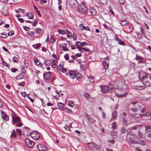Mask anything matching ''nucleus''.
<instances>
[{
    "label": "nucleus",
    "mask_w": 151,
    "mask_h": 151,
    "mask_svg": "<svg viewBox=\"0 0 151 151\" xmlns=\"http://www.w3.org/2000/svg\"><path fill=\"white\" fill-rule=\"evenodd\" d=\"M139 78L145 85L151 86V75L146 74L145 72L141 71L139 73Z\"/></svg>",
    "instance_id": "nucleus-1"
},
{
    "label": "nucleus",
    "mask_w": 151,
    "mask_h": 151,
    "mask_svg": "<svg viewBox=\"0 0 151 151\" xmlns=\"http://www.w3.org/2000/svg\"><path fill=\"white\" fill-rule=\"evenodd\" d=\"M12 122L14 125L18 122H21L20 118L15 115L14 112V113L13 114H12Z\"/></svg>",
    "instance_id": "nucleus-2"
},
{
    "label": "nucleus",
    "mask_w": 151,
    "mask_h": 151,
    "mask_svg": "<svg viewBox=\"0 0 151 151\" xmlns=\"http://www.w3.org/2000/svg\"><path fill=\"white\" fill-rule=\"evenodd\" d=\"M89 147L91 148L92 150L94 151H97L99 150V148L95 143L91 142L88 144Z\"/></svg>",
    "instance_id": "nucleus-3"
},
{
    "label": "nucleus",
    "mask_w": 151,
    "mask_h": 151,
    "mask_svg": "<svg viewBox=\"0 0 151 151\" xmlns=\"http://www.w3.org/2000/svg\"><path fill=\"white\" fill-rule=\"evenodd\" d=\"M87 10V8L85 4L83 3H81L79 8L78 9V12L79 13L84 14L86 13Z\"/></svg>",
    "instance_id": "nucleus-4"
},
{
    "label": "nucleus",
    "mask_w": 151,
    "mask_h": 151,
    "mask_svg": "<svg viewBox=\"0 0 151 151\" xmlns=\"http://www.w3.org/2000/svg\"><path fill=\"white\" fill-rule=\"evenodd\" d=\"M24 142L26 145L30 148H32L35 145V142L28 138L24 140Z\"/></svg>",
    "instance_id": "nucleus-5"
},
{
    "label": "nucleus",
    "mask_w": 151,
    "mask_h": 151,
    "mask_svg": "<svg viewBox=\"0 0 151 151\" xmlns=\"http://www.w3.org/2000/svg\"><path fill=\"white\" fill-rule=\"evenodd\" d=\"M31 136L34 139L38 140L40 138V134L37 132L36 131L32 132L29 133Z\"/></svg>",
    "instance_id": "nucleus-6"
},
{
    "label": "nucleus",
    "mask_w": 151,
    "mask_h": 151,
    "mask_svg": "<svg viewBox=\"0 0 151 151\" xmlns=\"http://www.w3.org/2000/svg\"><path fill=\"white\" fill-rule=\"evenodd\" d=\"M69 4L73 8L77 7L79 5L76 0H69Z\"/></svg>",
    "instance_id": "nucleus-7"
},
{
    "label": "nucleus",
    "mask_w": 151,
    "mask_h": 151,
    "mask_svg": "<svg viewBox=\"0 0 151 151\" xmlns=\"http://www.w3.org/2000/svg\"><path fill=\"white\" fill-rule=\"evenodd\" d=\"M1 116L3 120L4 121H7L9 119V117L8 115L6 114L4 111L2 110L0 111Z\"/></svg>",
    "instance_id": "nucleus-8"
},
{
    "label": "nucleus",
    "mask_w": 151,
    "mask_h": 151,
    "mask_svg": "<svg viewBox=\"0 0 151 151\" xmlns=\"http://www.w3.org/2000/svg\"><path fill=\"white\" fill-rule=\"evenodd\" d=\"M51 76V73L50 71L46 72L43 74V78L45 80H49Z\"/></svg>",
    "instance_id": "nucleus-9"
},
{
    "label": "nucleus",
    "mask_w": 151,
    "mask_h": 151,
    "mask_svg": "<svg viewBox=\"0 0 151 151\" xmlns=\"http://www.w3.org/2000/svg\"><path fill=\"white\" fill-rule=\"evenodd\" d=\"M37 147L39 151H47V148L45 145L40 144L37 145Z\"/></svg>",
    "instance_id": "nucleus-10"
},
{
    "label": "nucleus",
    "mask_w": 151,
    "mask_h": 151,
    "mask_svg": "<svg viewBox=\"0 0 151 151\" xmlns=\"http://www.w3.org/2000/svg\"><path fill=\"white\" fill-rule=\"evenodd\" d=\"M101 91L102 93H105L109 91V88L107 86H100Z\"/></svg>",
    "instance_id": "nucleus-11"
},
{
    "label": "nucleus",
    "mask_w": 151,
    "mask_h": 151,
    "mask_svg": "<svg viewBox=\"0 0 151 151\" xmlns=\"http://www.w3.org/2000/svg\"><path fill=\"white\" fill-rule=\"evenodd\" d=\"M89 10L93 15H95L96 13V11L93 7H89Z\"/></svg>",
    "instance_id": "nucleus-12"
},
{
    "label": "nucleus",
    "mask_w": 151,
    "mask_h": 151,
    "mask_svg": "<svg viewBox=\"0 0 151 151\" xmlns=\"http://www.w3.org/2000/svg\"><path fill=\"white\" fill-rule=\"evenodd\" d=\"M76 73L74 70L70 71L69 73L70 77L72 79H74L76 77Z\"/></svg>",
    "instance_id": "nucleus-13"
},
{
    "label": "nucleus",
    "mask_w": 151,
    "mask_h": 151,
    "mask_svg": "<svg viewBox=\"0 0 151 151\" xmlns=\"http://www.w3.org/2000/svg\"><path fill=\"white\" fill-rule=\"evenodd\" d=\"M17 137V134L16 133L14 129H13L12 132L11 133L10 137L12 139H15Z\"/></svg>",
    "instance_id": "nucleus-14"
},
{
    "label": "nucleus",
    "mask_w": 151,
    "mask_h": 151,
    "mask_svg": "<svg viewBox=\"0 0 151 151\" xmlns=\"http://www.w3.org/2000/svg\"><path fill=\"white\" fill-rule=\"evenodd\" d=\"M25 75V73H21L20 74L16 76V78L17 79H23Z\"/></svg>",
    "instance_id": "nucleus-15"
},
{
    "label": "nucleus",
    "mask_w": 151,
    "mask_h": 151,
    "mask_svg": "<svg viewBox=\"0 0 151 151\" xmlns=\"http://www.w3.org/2000/svg\"><path fill=\"white\" fill-rule=\"evenodd\" d=\"M111 133L113 139H115L117 137V133L116 132L112 131L111 132Z\"/></svg>",
    "instance_id": "nucleus-16"
},
{
    "label": "nucleus",
    "mask_w": 151,
    "mask_h": 151,
    "mask_svg": "<svg viewBox=\"0 0 151 151\" xmlns=\"http://www.w3.org/2000/svg\"><path fill=\"white\" fill-rule=\"evenodd\" d=\"M26 15L28 17V19H33L34 15L32 13L28 12L26 14Z\"/></svg>",
    "instance_id": "nucleus-17"
},
{
    "label": "nucleus",
    "mask_w": 151,
    "mask_h": 151,
    "mask_svg": "<svg viewBox=\"0 0 151 151\" xmlns=\"http://www.w3.org/2000/svg\"><path fill=\"white\" fill-rule=\"evenodd\" d=\"M129 23V22L127 21V20H124L120 22V24L122 26H124L127 25V24Z\"/></svg>",
    "instance_id": "nucleus-18"
},
{
    "label": "nucleus",
    "mask_w": 151,
    "mask_h": 151,
    "mask_svg": "<svg viewBox=\"0 0 151 151\" xmlns=\"http://www.w3.org/2000/svg\"><path fill=\"white\" fill-rule=\"evenodd\" d=\"M58 105L59 108L60 109L62 110H63L64 109V104L60 103V102H59V103H58Z\"/></svg>",
    "instance_id": "nucleus-19"
},
{
    "label": "nucleus",
    "mask_w": 151,
    "mask_h": 151,
    "mask_svg": "<svg viewBox=\"0 0 151 151\" xmlns=\"http://www.w3.org/2000/svg\"><path fill=\"white\" fill-rule=\"evenodd\" d=\"M0 37L3 38H6L7 37V33L4 32L0 33Z\"/></svg>",
    "instance_id": "nucleus-20"
},
{
    "label": "nucleus",
    "mask_w": 151,
    "mask_h": 151,
    "mask_svg": "<svg viewBox=\"0 0 151 151\" xmlns=\"http://www.w3.org/2000/svg\"><path fill=\"white\" fill-rule=\"evenodd\" d=\"M44 63L47 66H50L52 64V62L51 60H45Z\"/></svg>",
    "instance_id": "nucleus-21"
},
{
    "label": "nucleus",
    "mask_w": 151,
    "mask_h": 151,
    "mask_svg": "<svg viewBox=\"0 0 151 151\" xmlns=\"http://www.w3.org/2000/svg\"><path fill=\"white\" fill-rule=\"evenodd\" d=\"M57 31L59 34L63 35L65 34L66 33V30H63L61 29H58L57 30Z\"/></svg>",
    "instance_id": "nucleus-22"
},
{
    "label": "nucleus",
    "mask_w": 151,
    "mask_h": 151,
    "mask_svg": "<svg viewBox=\"0 0 151 151\" xmlns=\"http://www.w3.org/2000/svg\"><path fill=\"white\" fill-rule=\"evenodd\" d=\"M151 115V113L150 112H146L145 114L144 115L143 114H140V116L141 117L143 116H146L147 117H150Z\"/></svg>",
    "instance_id": "nucleus-23"
},
{
    "label": "nucleus",
    "mask_w": 151,
    "mask_h": 151,
    "mask_svg": "<svg viewBox=\"0 0 151 151\" xmlns=\"http://www.w3.org/2000/svg\"><path fill=\"white\" fill-rule=\"evenodd\" d=\"M35 64L37 65L38 66L40 65L41 64V63L36 58H35L34 59Z\"/></svg>",
    "instance_id": "nucleus-24"
},
{
    "label": "nucleus",
    "mask_w": 151,
    "mask_h": 151,
    "mask_svg": "<svg viewBox=\"0 0 151 151\" xmlns=\"http://www.w3.org/2000/svg\"><path fill=\"white\" fill-rule=\"evenodd\" d=\"M145 127V131L147 132H151V127L150 126H144Z\"/></svg>",
    "instance_id": "nucleus-25"
},
{
    "label": "nucleus",
    "mask_w": 151,
    "mask_h": 151,
    "mask_svg": "<svg viewBox=\"0 0 151 151\" xmlns=\"http://www.w3.org/2000/svg\"><path fill=\"white\" fill-rule=\"evenodd\" d=\"M24 133H28L29 132V129L27 127H23L22 129Z\"/></svg>",
    "instance_id": "nucleus-26"
},
{
    "label": "nucleus",
    "mask_w": 151,
    "mask_h": 151,
    "mask_svg": "<svg viewBox=\"0 0 151 151\" xmlns=\"http://www.w3.org/2000/svg\"><path fill=\"white\" fill-rule=\"evenodd\" d=\"M76 77L77 79H78V80H80L81 77V73H77L76 74Z\"/></svg>",
    "instance_id": "nucleus-27"
},
{
    "label": "nucleus",
    "mask_w": 151,
    "mask_h": 151,
    "mask_svg": "<svg viewBox=\"0 0 151 151\" xmlns=\"http://www.w3.org/2000/svg\"><path fill=\"white\" fill-rule=\"evenodd\" d=\"M88 119L89 122L91 124H93L95 123V122H96V121L95 120L91 118H88Z\"/></svg>",
    "instance_id": "nucleus-28"
},
{
    "label": "nucleus",
    "mask_w": 151,
    "mask_h": 151,
    "mask_svg": "<svg viewBox=\"0 0 151 151\" xmlns=\"http://www.w3.org/2000/svg\"><path fill=\"white\" fill-rule=\"evenodd\" d=\"M144 87L142 86H136L135 88L137 90H141L144 89Z\"/></svg>",
    "instance_id": "nucleus-29"
},
{
    "label": "nucleus",
    "mask_w": 151,
    "mask_h": 151,
    "mask_svg": "<svg viewBox=\"0 0 151 151\" xmlns=\"http://www.w3.org/2000/svg\"><path fill=\"white\" fill-rule=\"evenodd\" d=\"M68 104L69 106L71 107H73L74 105L73 101H68Z\"/></svg>",
    "instance_id": "nucleus-30"
},
{
    "label": "nucleus",
    "mask_w": 151,
    "mask_h": 151,
    "mask_svg": "<svg viewBox=\"0 0 151 151\" xmlns=\"http://www.w3.org/2000/svg\"><path fill=\"white\" fill-rule=\"evenodd\" d=\"M103 64L104 68L106 70L107 69L108 67V65L106 61L103 62Z\"/></svg>",
    "instance_id": "nucleus-31"
},
{
    "label": "nucleus",
    "mask_w": 151,
    "mask_h": 151,
    "mask_svg": "<svg viewBox=\"0 0 151 151\" xmlns=\"http://www.w3.org/2000/svg\"><path fill=\"white\" fill-rule=\"evenodd\" d=\"M135 59L137 60H142L143 59V58L140 56H138L137 54H136Z\"/></svg>",
    "instance_id": "nucleus-32"
},
{
    "label": "nucleus",
    "mask_w": 151,
    "mask_h": 151,
    "mask_svg": "<svg viewBox=\"0 0 151 151\" xmlns=\"http://www.w3.org/2000/svg\"><path fill=\"white\" fill-rule=\"evenodd\" d=\"M41 46V44L40 43H39L37 44H36L35 45H33V47L36 49H37L38 48L40 47Z\"/></svg>",
    "instance_id": "nucleus-33"
},
{
    "label": "nucleus",
    "mask_w": 151,
    "mask_h": 151,
    "mask_svg": "<svg viewBox=\"0 0 151 151\" xmlns=\"http://www.w3.org/2000/svg\"><path fill=\"white\" fill-rule=\"evenodd\" d=\"M111 125L112 128L113 130H114L116 129V123L115 122H113L111 124Z\"/></svg>",
    "instance_id": "nucleus-34"
},
{
    "label": "nucleus",
    "mask_w": 151,
    "mask_h": 151,
    "mask_svg": "<svg viewBox=\"0 0 151 151\" xmlns=\"http://www.w3.org/2000/svg\"><path fill=\"white\" fill-rule=\"evenodd\" d=\"M89 80L90 82H93L94 81V77L92 76H90L89 78Z\"/></svg>",
    "instance_id": "nucleus-35"
},
{
    "label": "nucleus",
    "mask_w": 151,
    "mask_h": 151,
    "mask_svg": "<svg viewBox=\"0 0 151 151\" xmlns=\"http://www.w3.org/2000/svg\"><path fill=\"white\" fill-rule=\"evenodd\" d=\"M36 33L37 34H39L42 31V30L41 29L38 28H36L35 29Z\"/></svg>",
    "instance_id": "nucleus-36"
},
{
    "label": "nucleus",
    "mask_w": 151,
    "mask_h": 151,
    "mask_svg": "<svg viewBox=\"0 0 151 151\" xmlns=\"http://www.w3.org/2000/svg\"><path fill=\"white\" fill-rule=\"evenodd\" d=\"M75 45L76 46V47H80V46H81V43L80 41H77L76 42Z\"/></svg>",
    "instance_id": "nucleus-37"
},
{
    "label": "nucleus",
    "mask_w": 151,
    "mask_h": 151,
    "mask_svg": "<svg viewBox=\"0 0 151 151\" xmlns=\"http://www.w3.org/2000/svg\"><path fill=\"white\" fill-rule=\"evenodd\" d=\"M137 144H140L143 145H145L146 144V142L144 140H140L139 141V142Z\"/></svg>",
    "instance_id": "nucleus-38"
},
{
    "label": "nucleus",
    "mask_w": 151,
    "mask_h": 151,
    "mask_svg": "<svg viewBox=\"0 0 151 151\" xmlns=\"http://www.w3.org/2000/svg\"><path fill=\"white\" fill-rule=\"evenodd\" d=\"M112 117L116 119L117 117V114L116 111H114L112 112Z\"/></svg>",
    "instance_id": "nucleus-39"
},
{
    "label": "nucleus",
    "mask_w": 151,
    "mask_h": 151,
    "mask_svg": "<svg viewBox=\"0 0 151 151\" xmlns=\"http://www.w3.org/2000/svg\"><path fill=\"white\" fill-rule=\"evenodd\" d=\"M20 70L21 73H25V70L23 66H21L20 68Z\"/></svg>",
    "instance_id": "nucleus-40"
},
{
    "label": "nucleus",
    "mask_w": 151,
    "mask_h": 151,
    "mask_svg": "<svg viewBox=\"0 0 151 151\" xmlns=\"http://www.w3.org/2000/svg\"><path fill=\"white\" fill-rule=\"evenodd\" d=\"M142 34L140 33H138L137 34V36L138 38L139 39H142L143 37V35Z\"/></svg>",
    "instance_id": "nucleus-41"
},
{
    "label": "nucleus",
    "mask_w": 151,
    "mask_h": 151,
    "mask_svg": "<svg viewBox=\"0 0 151 151\" xmlns=\"http://www.w3.org/2000/svg\"><path fill=\"white\" fill-rule=\"evenodd\" d=\"M127 95V93L125 92L123 94H119L118 96L120 98H122L125 97Z\"/></svg>",
    "instance_id": "nucleus-42"
},
{
    "label": "nucleus",
    "mask_w": 151,
    "mask_h": 151,
    "mask_svg": "<svg viewBox=\"0 0 151 151\" xmlns=\"http://www.w3.org/2000/svg\"><path fill=\"white\" fill-rule=\"evenodd\" d=\"M129 141L130 142L131 144H137L136 143H135L134 142V139L129 138Z\"/></svg>",
    "instance_id": "nucleus-43"
},
{
    "label": "nucleus",
    "mask_w": 151,
    "mask_h": 151,
    "mask_svg": "<svg viewBox=\"0 0 151 151\" xmlns=\"http://www.w3.org/2000/svg\"><path fill=\"white\" fill-rule=\"evenodd\" d=\"M16 132L17 133V134L19 135L20 136H21V131L19 129H16Z\"/></svg>",
    "instance_id": "nucleus-44"
},
{
    "label": "nucleus",
    "mask_w": 151,
    "mask_h": 151,
    "mask_svg": "<svg viewBox=\"0 0 151 151\" xmlns=\"http://www.w3.org/2000/svg\"><path fill=\"white\" fill-rule=\"evenodd\" d=\"M86 45H88L91 46V45L90 44L87 43L85 42H83L81 43V46L84 47Z\"/></svg>",
    "instance_id": "nucleus-45"
},
{
    "label": "nucleus",
    "mask_w": 151,
    "mask_h": 151,
    "mask_svg": "<svg viewBox=\"0 0 151 151\" xmlns=\"http://www.w3.org/2000/svg\"><path fill=\"white\" fill-rule=\"evenodd\" d=\"M66 33H67V36L68 37H70L71 36H72V35L71 32L69 31L67 29H66Z\"/></svg>",
    "instance_id": "nucleus-46"
},
{
    "label": "nucleus",
    "mask_w": 151,
    "mask_h": 151,
    "mask_svg": "<svg viewBox=\"0 0 151 151\" xmlns=\"http://www.w3.org/2000/svg\"><path fill=\"white\" fill-rule=\"evenodd\" d=\"M33 23H32V26L34 27L36 26L37 24V19L35 20L33 22H32Z\"/></svg>",
    "instance_id": "nucleus-47"
},
{
    "label": "nucleus",
    "mask_w": 151,
    "mask_h": 151,
    "mask_svg": "<svg viewBox=\"0 0 151 151\" xmlns=\"http://www.w3.org/2000/svg\"><path fill=\"white\" fill-rule=\"evenodd\" d=\"M2 64L3 65L6 67H10V64H9L8 65L7 64V63L4 61H3L2 62Z\"/></svg>",
    "instance_id": "nucleus-48"
},
{
    "label": "nucleus",
    "mask_w": 151,
    "mask_h": 151,
    "mask_svg": "<svg viewBox=\"0 0 151 151\" xmlns=\"http://www.w3.org/2000/svg\"><path fill=\"white\" fill-rule=\"evenodd\" d=\"M8 35L9 36H11L14 34V31L13 30H12L9 32L8 33Z\"/></svg>",
    "instance_id": "nucleus-49"
},
{
    "label": "nucleus",
    "mask_w": 151,
    "mask_h": 151,
    "mask_svg": "<svg viewBox=\"0 0 151 151\" xmlns=\"http://www.w3.org/2000/svg\"><path fill=\"white\" fill-rule=\"evenodd\" d=\"M52 67L53 68H55L56 67V65L55 64V62L53 60H52Z\"/></svg>",
    "instance_id": "nucleus-50"
},
{
    "label": "nucleus",
    "mask_w": 151,
    "mask_h": 151,
    "mask_svg": "<svg viewBox=\"0 0 151 151\" xmlns=\"http://www.w3.org/2000/svg\"><path fill=\"white\" fill-rule=\"evenodd\" d=\"M140 29L141 31V34H142L144 36L145 35V32L143 30V27L142 26L140 27Z\"/></svg>",
    "instance_id": "nucleus-51"
},
{
    "label": "nucleus",
    "mask_w": 151,
    "mask_h": 151,
    "mask_svg": "<svg viewBox=\"0 0 151 151\" xmlns=\"http://www.w3.org/2000/svg\"><path fill=\"white\" fill-rule=\"evenodd\" d=\"M13 62L14 63H17L18 62V59L16 57H14L12 58Z\"/></svg>",
    "instance_id": "nucleus-52"
},
{
    "label": "nucleus",
    "mask_w": 151,
    "mask_h": 151,
    "mask_svg": "<svg viewBox=\"0 0 151 151\" xmlns=\"http://www.w3.org/2000/svg\"><path fill=\"white\" fill-rule=\"evenodd\" d=\"M18 70V69L15 68H12L11 69V71L13 73H15Z\"/></svg>",
    "instance_id": "nucleus-53"
},
{
    "label": "nucleus",
    "mask_w": 151,
    "mask_h": 151,
    "mask_svg": "<svg viewBox=\"0 0 151 151\" xmlns=\"http://www.w3.org/2000/svg\"><path fill=\"white\" fill-rule=\"evenodd\" d=\"M126 129L122 127L121 128L120 132L121 134H124L125 133Z\"/></svg>",
    "instance_id": "nucleus-54"
},
{
    "label": "nucleus",
    "mask_w": 151,
    "mask_h": 151,
    "mask_svg": "<svg viewBox=\"0 0 151 151\" xmlns=\"http://www.w3.org/2000/svg\"><path fill=\"white\" fill-rule=\"evenodd\" d=\"M118 43L119 44L121 45H125L124 42L123 41H122L121 39H120V40H119L118 41Z\"/></svg>",
    "instance_id": "nucleus-55"
},
{
    "label": "nucleus",
    "mask_w": 151,
    "mask_h": 151,
    "mask_svg": "<svg viewBox=\"0 0 151 151\" xmlns=\"http://www.w3.org/2000/svg\"><path fill=\"white\" fill-rule=\"evenodd\" d=\"M123 122H124V123L126 125H127L128 124V123H127L128 121L127 120V118H126V117L123 118Z\"/></svg>",
    "instance_id": "nucleus-56"
},
{
    "label": "nucleus",
    "mask_w": 151,
    "mask_h": 151,
    "mask_svg": "<svg viewBox=\"0 0 151 151\" xmlns=\"http://www.w3.org/2000/svg\"><path fill=\"white\" fill-rule=\"evenodd\" d=\"M83 50L85 51L88 52H91V50L88 49L87 48H82Z\"/></svg>",
    "instance_id": "nucleus-57"
},
{
    "label": "nucleus",
    "mask_w": 151,
    "mask_h": 151,
    "mask_svg": "<svg viewBox=\"0 0 151 151\" xmlns=\"http://www.w3.org/2000/svg\"><path fill=\"white\" fill-rule=\"evenodd\" d=\"M47 2V1L46 0H41L40 1V3L41 5H42L44 3H46Z\"/></svg>",
    "instance_id": "nucleus-58"
},
{
    "label": "nucleus",
    "mask_w": 151,
    "mask_h": 151,
    "mask_svg": "<svg viewBox=\"0 0 151 151\" xmlns=\"http://www.w3.org/2000/svg\"><path fill=\"white\" fill-rule=\"evenodd\" d=\"M126 28H127V30L128 31H132V29L131 26H128L126 27Z\"/></svg>",
    "instance_id": "nucleus-59"
},
{
    "label": "nucleus",
    "mask_w": 151,
    "mask_h": 151,
    "mask_svg": "<svg viewBox=\"0 0 151 151\" xmlns=\"http://www.w3.org/2000/svg\"><path fill=\"white\" fill-rule=\"evenodd\" d=\"M65 58V60L68 61V60H69V57L68 56V55L67 54H65L64 56Z\"/></svg>",
    "instance_id": "nucleus-60"
},
{
    "label": "nucleus",
    "mask_w": 151,
    "mask_h": 151,
    "mask_svg": "<svg viewBox=\"0 0 151 151\" xmlns=\"http://www.w3.org/2000/svg\"><path fill=\"white\" fill-rule=\"evenodd\" d=\"M22 125L23 124L22 123H21L20 122H18L16 124V127H21Z\"/></svg>",
    "instance_id": "nucleus-61"
},
{
    "label": "nucleus",
    "mask_w": 151,
    "mask_h": 151,
    "mask_svg": "<svg viewBox=\"0 0 151 151\" xmlns=\"http://www.w3.org/2000/svg\"><path fill=\"white\" fill-rule=\"evenodd\" d=\"M79 28L82 30H83L85 28V27L83 26V24H80L79 25Z\"/></svg>",
    "instance_id": "nucleus-62"
},
{
    "label": "nucleus",
    "mask_w": 151,
    "mask_h": 151,
    "mask_svg": "<svg viewBox=\"0 0 151 151\" xmlns=\"http://www.w3.org/2000/svg\"><path fill=\"white\" fill-rule=\"evenodd\" d=\"M66 69L64 67H63L60 71L62 72L63 73H65L66 71Z\"/></svg>",
    "instance_id": "nucleus-63"
},
{
    "label": "nucleus",
    "mask_w": 151,
    "mask_h": 151,
    "mask_svg": "<svg viewBox=\"0 0 151 151\" xmlns=\"http://www.w3.org/2000/svg\"><path fill=\"white\" fill-rule=\"evenodd\" d=\"M82 47H77V49L79 50V51L81 53H83L84 52V50H83Z\"/></svg>",
    "instance_id": "nucleus-64"
}]
</instances>
